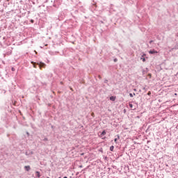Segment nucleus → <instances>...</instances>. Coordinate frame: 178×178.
<instances>
[{"label": "nucleus", "instance_id": "obj_1", "mask_svg": "<svg viewBox=\"0 0 178 178\" xmlns=\"http://www.w3.org/2000/svg\"><path fill=\"white\" fill-rule=\"evenodd\" d=\"M37 65H39V67H40V70L42 69V68L45 69V66H47V65H45V63H42V62H40V63H37Z\"/></svg>", "mask_w": 178, "mask_h": 178}, {"label": "nucleus", "instance_id": "obj_2", "mask_svg": "<svg viewBox=\"0 0 178 178\" xmlns=\"http://www.w3.org/2000/svg\"><path fill=\"white\" fill-rule=\"evenodd\" d=\"M105 134H106V131H103L102 133L99 135V137L101 138H102L103 140H105V137H104V136H105Z\"/></svg>", "mask_w": 178, "mask_h": 178}, {"label": "nucleus", "instance_id": "obj_3", "mask_svg": "<svg viewBox=\"0 0 178 178\" xmlns=\"http://www.w3.org/2000/svg\"><path fill=\"white\" fill-rule=\"evenodd\" d=\"M41 177V173L38 171L35 172V178H40Z\"/></svg>", "mask_w": 178, "mask_h": 178}, {"label": "nucleus", "instance_id": "obj_4", "mask_svg": "<svg viewBox=\"0 0 178 178\" xmlns=\"http://www.w3.org/2000/svg\"><path fill=\"white\" fill-rule=\"evenodd\" d=\"M110 101H116V96H111L110 97Z\"/></svg>", "mask_w": 178, "mask_h": 178}, {"label": "nucleus", "instance_id": "obj_5", "mask_svg": "<svg viewBox=\"0 0 178 178\" xmlns=\"http://www.w3.org/2000/svg\"><path fill=\"white\" fill-rule=\"evenodd\" d=\"M24 169H26V170L29 172L31 168H30V165H25Z\"/></svg>", "mask_w": 178, "mask_h": 178}, {"label": "nucleus", "instance_id": "obj_6", "mask_svg": "<svg viewBox=\"0 0 178 178\" xmlns=\"http://www.w3.org/2000/svg\"><path fill=\"white\" fill-rule=\"evenodd\" d=\"M149 54H158V51H155V50H152V51H149Z\"/></svg>", "mask_w": 178, "mask_h": 178}, {"label": "nucleus", "instance_id": "obj_7", "mask_svg": "<svg viewBox=\"0 0 178 178\" xmlns=\"http://www.w3.org/2000/svg\"><path fill=\"white\" fill-rule=\"evenodd\" d=\"M129 108H131V109H132L133 111L136 109V107H134L132 104H129Z\"/></svg>", "mask_w": 178, "mask_h": 178}, {"label": "nucleus", "instance_id": "obj_8", "mask_svg": "<svg viewBox=\"0 0 178 178\" xmlns=\"http://www.w3.org/2000/svg\"><path fill=\"white\" fill-rule=\"evenodd\" d=\"M32 64L33 65V67L37 68V65H35V63L32 62Z\"/></svg>", "mask_w": 178, "mask_h": 178}, {"label": "nucleus", "instance_id": "obj_9", "mask_svg": "<svg viewBox=\"0 0 178 178\" xmlns=\"http://www.w3.org/2000/svg\"><path fill=\"white\" fill-rule=\"evenodd\" d=\"M115 148V147L113 146H111L110 147V151H113V149Z\"/></svg>", "mask_w": 178, "mask_h": 178}, {"label": "nucleus", "instance_id": "obj_10", "mask_svg": "<svg viewBox=\"0 0 178 178\" xmlns=\"http://www.w3.org/2000/svg\"><path fill=\"white\" fill-rule=\"evenodd\" d=\"M11 70H12V72H15V67H12Z\"/></svg>", "mask_w": 178, "mask_h": 178}, {"label": "nucleus", "instance_id": "obj_11", "mask_svg": "<svg viewBox=\"0 0 178 178\" xmlns=\"http://www.w3.org/2000/svg\"><path fill=\"white\" fill-rule=\"evenodd\" d=\"M129 96H130L131 98H133V94H132V93H130V94H129Z\"/></svg>", "mask_w": 178, "mask_h": 178}, {"label": "nucleus", "instance_id": "obj_12", "mask_svg": "<svg viewBox=\"0 0 178 178\" xmlns=\"http://www.w3.org/2000/svg\"><path fill=\"white\" fill-rule=\"evenodd\" d=\"M115 143H118V138L114 139Z\"/></svg>", "mask_w": 178, "mask_h": 178}, {"label": "nucleus", "instance_id": "obj_13", "mask_svg": "<svg viewBox=\"0 0 178 178\" xmlns=\"http://www.w3.org/2000/svg\"><path fill=\"white\" fill-rule=\"evenodd\" d=\"M143 62H145V58H142Z\"/></svg>", "mask_w": 178, "mask_h": 178}, {"label": "nucleus", "instance_id": "obj_14", "mask_svg": "<svg viewBox=\"0 0 178 178\" xmlns=\"http://www.w3.org/2000/svg\"><path fill=\"white\" fill-rule=\"evenodd\" d=\"M91 116H92V118H94V116H95L94 113H91Z\"/></svg>", "mask_w": 178, "mask_h": 178}, {"label": "nucleus", "instance_id": "obj_15", "mask_svg": "<svg viewBox=\"0 0 178 178\" xmlns=\"http://www.w3.org/2000/svg\"><path fill=\"white\" fill-rule=\"evenodd\" d=\"M147 95H151V92H148Z\"/></svg>", "mask_w": 178, "mask_h": 178}, {"label": "nucleus", "instance_id": "obj_16", "mask_svg": "<svg viewBox=\"0 0 178 178\" xmlns=\"http://www.w3.org/2000/svg\"><path fill=\"white\" fill-rule=\"evenodd\" d=\"M44 141H48V138H44Z\"/></svg>", "mask_w": 178, "mask_h": 178}, {"label": "nucleus", "instance_id": "obj_17", "mask_svg": "<svg viewBox=\"0 0 178 178\" xmlns=\"http://www.w3.org/2000/svg\"><path fill=\"white\" fill-rule=\"evenodd\" d=\"M152 40H151V41L149 42V44H152Z\"/></svg>", "mask_w": 178, "mask_h": 178}, {"label": "nucleus", "instance_id": "obj_18", "mask_svg": "<svg viewBox=\"0 0 178 178\" xmlns=\"http://www.w3.org/2000/svg\"><path fill=\"white\" fill-rule=\"evenodd\" d=\"M114 61H115V62H116V61H117V60H116V59H115V60H114Z\"/></svg>", "mask_w": 178, "mask_h": 178}, {"label": "nucleus", "instance_id": "obj_19", "mask_svg": "<svg viewBox=\"0 0 178 178\" xmlns=\"http://www.w3.org/2000/svg\"><path fill=\"white\" fill-rule=\"evenodd\" d=\"M63 178H67V177H64Z\"/></svg>", "mask_w": 178, "mask_h": 178}, {"label": "nucleus", "instance_id": "obj_20", "mask_svg": "<svg viewBox=\"0 0 178 178\" xmlns=\"http://www.w3.org/2000/svg\"><path fill=\"white\" fill-rule=\"evenodd\" d=\"M61 84H63V83L60 82Z\"/></svg>", "mask_w": 178, "mask_h": 178}, {"label": "nucleus", "instance_id": "obj_21", "mask_svg": "<svg viewBox=\"0 0 178 178\" xmlns=\"http://www.w3.org/2000/svg\"><path fill=\"white\" fill-rule=\"evenodd\" d=\"M31 22H32V23H33V20H31Z\"/></svg>", "mask_w": 178, "mask_h": 178}, {"label": "nucleus", "instance_id": "obj_22", "mask_svg": "<svg viewBox=\"0 0 178 178\" xmlns=\"http://www.w3.org/2000/svg\"><path fill=\"white\" fill-rule=\"evenodd\" d=\"M58 178H62V177H58Z\"/></svg>", "mask_w": 178, "mask_h": 178}]
</instances>
